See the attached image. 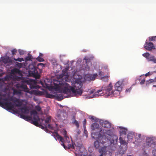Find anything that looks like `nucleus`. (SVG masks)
Returning <instances> with one entry per match:
<instances>
[{"label":"nucleus","mask_w":156,"mask_h":156,"mask_svg":"<svg viewBox=\"0 0 156 156\" xmlns=\"http://www.w3.org/2000/svg\"><path fill=\"white\" fill-rule=\"evenodd\" d=\"M20 117L25 120L27 116H26L22 114H21L20 115Z\"/></svg>","instance_id":"obj_44"},{"label":"nucleus","mask_w":156,"mask_h":156,"mask_svg":"<svg viewBox=\"0 0 156 156\" xmlns=\"http://www.w3.org/2000/svg\"><path fill=\"white\" fill-rule=\"evenodd\" d=\"M94 92V90H91V91H90V93L91 94H92V93H93Z\"/></svg>","instance_id":"obj_57"},{"label":"nucleus","mask_w":156,"mask_h":156,"mask_svg":"<svg viewBox=\"0 0 156 156\" xmlns=\"http://www.w3.org/2000/svg\"><path fill=\"white\" fill-rule=\"evenodd\" d=\"M155 78V80H154V82H156V78Z\"/></svg>","instance_id":"obj_60"},{"label":"nucleus","mask_w":156,"mask_h":156,"mask_svg":"<svg viewBox=\"0 0 156 156\" xmlns=\"http://www.w3.org/2000/svg\"><path fill=\"white\" fill-rule=\"evenodd\" d=\"M131 90V88L130 87L128 89H127L126 90V92H129Z\"/></svg>","instance_id":"obj_54"},{"label":"nucleus","mask_w":156,"mask_h":156,"mask_svg":"<svg viewBox=\"0 0 156 156\" xmlns=\"http://www.w3.org/2000/svg\"><path fill=\"white\" fill-rule=\"evenodd\" d=\"M19 52L20 55H23L24 53V51L21 50H19Z\"/></svg>","instance_id":"obj_46"},{"label":"nucleus","mask_w":156,"mask_h":156,"mask_svg":"<svg viewBox=\"0 0 156 156\" xmlns=\"http://www.w3.org/2000/svg\"><path fill=\"white\" fill-rule=\"evenodd\" d=\"M149 40L150 41H156V36L149 37Z\"/></svg>","instance_id":"obj_39"},{"label":"nucleus","mask_w":156,"mask_h":156,"mask_svg":"<svg viewBox=\"0 0 156 156\" xmlns=\"http://www.w3.org/2000/svg\"><path fill=\"white\" fill-rule=\"evenodd\" d=\"M84 59H85V60H86V64H87V59H85V58H84Z\"/></svg>","instance_id":"obj_58"},{"label":"nucleus","mask_w":156,"mask_h":156,"mask_svg":"<svg viewBox=\"0 0 156 156\" xmlns=\"http://www.w3.org/2000/svg\"><path fill=\"white\" fill-rule=\"evenodd\" d=\"M26 82L27 84L30 85V87L31 89H37L39 87V86L37 84L36 81L35 80L30 79L27 80Z\"/></svg>","instance_id":"obj_8"},{"label":"nucleus","mask_w":156,"mask_h":156,"mask_svg":"<svg viewBox=\"0 0 156 156\" xmlns=\"http://www.w3.org/2000/svg\"><path fill=\"white\" fill-rule=\"evenodd\" d=\"M155 75L154 76V78L156 77V71L153 72H149L145 74V76H148L150 75Z\"/></svg>","instance_id":"obj_23"},{"label":"nucleus","mask_w":156,"mask_h":156,"mask_svg":"<svg viewBox=\"0 0 156 156\" xmlns=\"http://www.w3.org/2000/svg\"><path fill=\"white\" fill-rule=\"evenodd\" d=\"M58 115V117H60V115Z\"/></svg>","instance_id":"obj_61"},{"label":"nucleus","mask_w":156,"mask_h":156,"mask_svg":"<svg viewBox=\"0 0 156 156\" xmlns=\"http://www.w3.org/2000/svg\"><path fill=\"white\" fill-rule=\"evenodd\" d=\"M30 72L31 73L35 76V77L37 79L40 78V76L38 73V72L36 69V68L33 66V68L30 70Z\"/></svg>","instance_id":"obj_14"},{"label":"nucleus","mask_w":156,"mask_h":156,"mask_svg":"<svg viewBox=\"0 0 156 156\" xmlns=\"http://www.w3.org/2000/svg\"><path fill=\"white\" fill-rule=\"evenodd\" d=\"M100 124L102 126L105 128H109L111 127V124L108 122L105 121L101 120L100 122Z\"/></svg>","instance_id":"obj_15"},{"label":"nucleus","mask_w":156,"mask_h":156,"mask_svg":"<svg viewBox=\"0 0 156 156\" xmlns=\"http://www.w3.org/2000/svg\"><path fill=\"white\" fill-rule=\"evenodd\" d=\"M2 100H4V101H2V102H8V99L7 98H3V99H2Z\"/></svg>","instance_id":"obj_48"},{"label":"nucleus","mask_w":156,"mask_h":156,"mask_svg":"<svg viewBox=\"0 0 156 156\" xmlns=\"http://www.w3.org/2000/svg\"><path fill=\"white\" fill-rule=\"evenodd\" d=\"M11 73L13 74H19L20 73V71L19 69L15 68L11 70Z\"/></svg>","instance_id":"obj_21"},{"label":"nucleus","mask_w":156,"mask_h":156,"mask_svg":"<svg viewBox=\"0 0 156 156\" xmlns=\"http://www.w3.org/2000/svg\"><path fill=\"white\" fill-rule=\"evenodd\" d=\"M51 121V116H49L47 117L45 120V123L44 124H46L47 125V124H48Z\"/></svg>","instance_id":"obj_29"},{"label":"nucleus","mask_w":156,"mask_h":156,"mask_svg":"<svg viewBox=\"0 0 156 156\" xmlns=\"http://www.w3.org/2000/svg\"><path fill=\"white\" fill-rule=\"evenodd\" d=\"M122 82L121 81H118L115 84V89L114 92H115V93L117 94H119L120 92L122 90Z\"/></svg>","instance_id":"obj_9"},{"label":"nucleus","mask_w":156,"mask_h":156,"mask_svg":"<svg viewBox=\"0 0 156 156\" xmlns=\"http://www.w3.org/2000/svg\"><path fill=\"white\" fill-rule=\"evenodd\" d=\"M128 156H131V155H128Z\"/></svg>","instance_id":"obj_62"},{"label":"nucleus","mask_w":156,"mask_h":156,"mask_svg":"<svg viewBox=\"0 0 156 156\" xmlns=\"http://www.w3.org/2000/svg\"><path fill=\"white\" fill-rule=\"evenodd\" d=\"M16 66L17 67L20 68L22 67L23 63H19L18 62H16Z\"/></svg>","instance_id":"obj_35"},{"label":"nucleus","mask_w":156,"mask_h":156,"mask_svg":"<svg viewBox=\"0 0 156 156\" xmlns=\"http://www.w3.org/2000/svg\"><path fill=\"white\" fill-rule=\"evenodd\" d=\"M63 135L64 136V138L59 135L57 132L53 134V136L55 139L57 138L58 140H59L60 142L62 143L61 145L65 149L67 148L70 149V148L75 149L74 146L70 144L71 140L67 135V131L65 129L63 130Z\"/></svg>","instance_id":"obj_2"},{"label":"nucleus","mask_w":156,"mask_h":156,"mask_svg":"<svg viewBox=\"0 0 156 156\" xmlns=\"http://www.w3.org/2000/svg\"><path fill=\"white\" fill-rule=\"evenodd\" d=\"M143 56L146 58L148 62L151 61L152 59L154 56L150 55L149 53H145L143 54Z\"/></svg>","instance_id":"obj_16"},{"label":"nucleus","mask_w":156,"mask_h":156,"mask_svg":"<svg viewBox=\"0 0 156 156\" xmlns=\"http://www.w3.org/2000/svg\"><path fill=\"white\" fill-rule=\"evenodd\" d=\"M102 132V131L99 132V131H97L96 132H92L91 133V136L92 138L95 139H99V138H101V139L102 140V143L104 144L105 143V141H104V139H103L102 138V136L101 134V133Z\"/></svg>","instance_id":"obj_6"},{"label":"nucleus","mask_w":156,"mask_h":156,"mask_svg":"<svg viewBox=\"0 0 156 156\" xmlns=\"http://www.w3.org/2000/svg\"><path fill=\"white\" fill-rule=\"evenodd\" d=\"M119 140L120 143L121 144H124L125 145H126V146H127V143L126 142L125 140H123L122 137H120L119 138Z\"/></svg>","instance_id":"obj_27"},{"label":"nucleus","mask_w":156,"mask_h":156,"mask_svg":"<svg viewBox=\"0 0 156 156\" xmlns=\"http://www.w3.org/2000/svg\"><path fill=\"white\" fill-rule=\"evenodd\" d=\"M43 56V54H42V53H40V55H39V56Z\"/></svg>","instance_id":"obj_56"},{"label":"nucleus","mask_w":156,"mask_h":156,"mask_svg":"<svg viewBox=\"0 0 156 156\" xmlns=\"http://www.w3.org/2000/svg\"><path fill=\"white\" fill-rule=\"evenodd\" d=\"M36 109L38 111H40L41 109V107L39 105L36 106L35 107Z\"/></svg>","instance_id":"obj_43"},{"label":"nucleus","mask_w":156,"mask_h":156,"mask_svg":"<svg viewBox=\"0 0 156 156\" xmlns=\"http://www.w3.org/2000/svg\"><path fill=\"white\" fill-rule=\"evenodd\" d=\"M48 128L51 129H53V126L51 124H48V125L47 124V128Z\"/></svg>","instance_id":"obj_42"},{"label":"nucleus","mask_w":156,"mask_h":156,"mask_svg":"<svg viewBox=\"0 0 156 156\" xmlns=\"http://www.w3.org/2000/svg\"><path fill=\"white\" fill-rule=\"evenodd\" d=\"M154 82V80L153 79H150L147 81L146 82V86H148L151 83Z\"/></svg>","instance_id":"obj_32"},{"label":"nucleus","mask_w":156,"mask_h":156,"mask_svg":"<svg viewBox=\"0 0 156 156\" xmlns=\"http://www.w3.org/2000/svg\"><path fill=\"white\" fill-rule=\"evenodd\" d=\"M106 146H104L103 147H102L99 150V152L101 154L99 156H103V155H106V154L107 152L106 151Z\"/></svg>","instance_id":"obj_17"},{"label":"nucleus","mask_w":156,"mask_h":156,"mask_svg":"<svg viewBox=\"0 0 156 156\" xmlns=\"http://www.w3.org/2000/svg\"><path fill=\"white\" fill-rule=\"evenodd\" d=\"M32 59V56L30 55H29L27 56L25 58L26 61H29L30 60Z\"/></svg>","instance_id":"obj_36"},{"label":"nucleus","mask_w":156,"mask_h":156,"mask_svg":"<svg viewBox=\"0 0 156 156\" xmlns=\"http://www.w3.org/2000/svg\"><path fill=\"white\" fill-rule=\"evenodd\" d=\"M83 127H85V126L86 124V119H84L83 122Z\"/></svg>","instance_id":"obj_50"},{"label":"nucleus","mask_w":156,"mask_h":156,"mask_svg":"<svg viewBox=\"0 0 156 156\" xmlns=\"http://www.w3.org/2000/svg\"><path fill=\"white\" fill-rule=\"evenodd\" d=\"M16 87L18 88L22 89L23 90L26 92L29 93L30 90L27 88L26 85L23 84H18L17 85Z\"/></svg>","instance_id":"obj_13"},{"label":"nucleus","mask_w":156,"mask_h":156,"mask_svg":"<svg viewBox=\"0 0 156 156\" xmlns=\"http://www.w3.org/2000/svg\"><path fill=\"white\" fill-rule=\"evenodd\" d=\"M151 60V62H153L154 63H156V58H155L154 56L153 58Z\"/></svg>","instance_id":"obj_45"},{"label":"nucleus","mask_w":156,"mask_h":156,"mask_svg":"<svg viewBox=\"0 0 156 156\" xmlns=\"http://www.w3.org/2000/svg\"><path fill=\"white\" fill-rule=\"evenodd\" d=\"M152 76L154 77V76H155V75H152Z\"/></svg>","instance_id":"obj_59"},{"label":"nucleus","mask_w":156,"mask_h":156,"mask_svg":"<svg viewBox=\"0 0 156 156\" xmlns=\"http://www.w3.org/2000/svg\"><path fill=\"white\" fill-rule=\"evenodd\" d=\"M98 76V74L97 73H95L93 75H91L90 76V79L91 80H94L96 77Z\"/></svg>","instance_id":"obj_31"},{"label":"nucleus","mask_w":156,"mask_h":156,"mask_svg":"<svg viewBox=\"0 0 156 156\" xmlns=\"http://www.w3.org/2000/svg\"><path fill=\"white\" fill-rule=\"evenodd\" d=\"M72 123L75 125L76 127L77 128H78L79 127V123L76 120L74 116H73L72 119Z\"/></svg>","instance_id":"obj_19"},{"label":"nucleus","mask_w":156,"mask_h":156,"mask_svg":"<svg viewBox=\"0 0 156 156\" xmlns=\"http://www.w3.org/2000/svg\"><path fill=\"white\" fill-rule=\"evenodd\" d=\"M14 93H17V94L20 93V92L17 90H14Z\"/></svg>","instance_id":"obj_55"},{"label":"nucleus","mask_w":156,"mask_h":156,"mask_svg":"<svg viewBox=\"0 0 156 156\" xmlns=\"http://www.w3.org/2000/svg\"><path fill=\"white\" fill-rule=\"evenodd\" d=\"M12 55H14L16 54L15 53L16 52H17V50L16 49H12L11 51Z\"/></svg>","instance_id":"obj_41"},{"label":"nucleus","mask_w":156,"mask_h":156,"mask_svg":"<svg viewBox=\"0 0 156 156\" xmlns=\"http://www.w3.org/2000/svg\"><path fill=\"white\" fill-rule=\"evenodd\" d=\"M2 97L0 94V105L4 107L6 109L12 110L13 108V106L11 102H2Z\"/></svg>","instance_id":"obj_5"},{"label":"nucleus","mask_w":156,"mask_h":156,"mask_svg":"<svg viewBox=\"0 0 156 156\" xmlns=\"http://www.w3.org/2000/svg\"><path fill=\"white\" fill-rule=\"evenodd\" d=\"M67 71L68 69H65L63 70L62 71V73L61 74V77H63L64 76H68L67 73Z\"/></svg>","instance_id":"obj_24"},{"label":"nucleus","mask_w":156,"mask_h":156,"mask_svg":"<svg viewBox=\"0 0 156 156\" xmlns=\"http://www.w3.org/2000/svg\"><path fill=\"white\" fill-rule=\"evenodd\" d=\"M102 92V90H98L95 92V93L94 94V96L95 97L97 96L101 95V94H102V93H100L99 94V93Z\"/></svg>","instance_id":"obj_33"},{"label":"nucleus","mask_w":156,"mask_h":156,"mask_svg":"<svg viewBox=\"0 0 156 156\" xmlns=\"http://www.w3.org/2000/svg\"><path fill=\"white\" fill-rule=\"evenodd\" d=\"M90 119L92 120H95V119H96V118L94 117V116H92L90 117Z\"/></svg>","instance_id":"obj_53"},{"label":"nucleus","mask_w":156,"mask_h":156,"mask_svg":"<svg viewBox=\"0 0 156 156\" xmlns=\"http://www.w3.org/2000/svg\"><path fill=\"white\" fill-rule=\"evenodd\" d=\"M36 59L40 62H42L44 61V59L42 58L40 56H38L36 58Z\"/></svg>","instance_id":"obj_38"},{"label":"nucleus","mask_w":156,"mask_h":156,"mask_svg":"<svg viewBox=\"0 0 156 156\" xmlns=\"http://www.w3.org/2000/svg\"><path fill=\"white\" fill-rule=\"evenodd\" d=\"M108 76H106L101 78V79L104 81H108Z\"/></svg>","instance_id":"obj_37"},{"label":"nucleus","mask_w":156,"mask_h":156,"mask_svg":"<svg viewBox=\"0 0 156 156\" xmlns=\"http://www.w3.org/2000/svg\"><path fill=\"white\" fill-rule=\"evenodd\" d=\"M21 112L25 114H27L29 113V109L26 106L21 107L20 108Z\"/></svg>","instance_id":"obj_18"},{"label":"nucleus","mask_w":156,"mask_h":156,"mask_svg":"<svg viewBox=\"0 0 156 156\" xmlns=\"http://www.w3.org/2000/svg\"><path fill=\"white\" fill-rule=\"evenodd\" d=\"M145 82V80L144 79H143L140 82V84H144Z\"/></svg>","instance_id":"obj_52"},{"label":"nucleus","mask_w":156,"mask_h":156,"mask_svg":"<svg viewBox=\"0 0 156 156\" xmlns=\"http://www.w3.org/2000/svg\"><path fill=\"white\" fill-rule=\"evenodd\" d=\"M152 152L154 156H156V149L153 150Z\"/></svg>","instance_id":"obj_49"},{"label":"nucleus","mask_w":156,"mask_h":156,"mask_svg":"<svg viewBox=\"0 0 156 156\" xmlns=\"http://www.w3.org/2000/svg\"><path fill=\"white\" fill-rule=\"evenodd\" d=\"M144 47L146 50L149 51H151L155 48L153 43L151 42H146L144 45Z\"/></svg>","instance_id":"obj_11"},{"label":"nucleus","mask_w":156,"mask_h":156,"mask_svg":"<svg viewBox=\"0 0 156 156\" xmlns=\"http://www.w3.org/2000/svg\"><path fill=\"white\" fill-rule=\"evenodd\" d=\"M11 100L13 101L12 98L11 99ZM23 101L24 100H20L19 99L16 98L15 100H14V102H16V103L12 104V103L13 106V107H14V106L17 107H20L22 105ZM13 108H13L12 110L13 111L14 113H17L18 112L17 110H14L13 109Z\"/></svg>","instance_id":"obj_7"},{"label":"nucleus","mask_w":156,"mask_h":156,"mask_svg":"<svg viewBox=\"0 0 156 156\" xmlns=\"http://www.w3.org/2000/svg\"><path fill=\"white\" fill-rule=\"evenodd\" d=\"M61 86L64 87V88L62 90V92L64 94L68 95L65 96V98L71 97V92L75 96L81 95L83 93V90L81 88L83 86L82 83L80 80H77L75 81L73 86H70L67 83L64 82L62 83H59Z\"/></svg>","instance_id":"obj_1"},{"label":"nucleus","mask_w":156,"mask_h":156,"mask_svg":"<svg viewBox=\"0 0 156 156\" xmlns=\"http://www.w3.org/2000/svg\"><path fill=\"white\" fill-rule=\"evenodd\" d=\"M2 61L5 63H7L9 62H12V61L10 60L9 57H6L3 58L2 59Z\"/></svg>","instance_id":"obj_28"},{"label":"nucleus","mask_w":156,"mask_h":156,"mask_svg":"<svg viewBox=\"0 0 156 156\" xmlns=\"http://www.w3.org/2000/svg\"><path fill=\"white\" fill-rule=\"evenodd\" d=\"M56 98L59 101L62 100L64 98L63 97L62 95L61 94H56Z\"/></svg>","instance_id":"obj_25"},{"label":"nucleus","mask_w":156,"mask_h":156,"mask_svg":"<svg viewBox=\"0 0 156 156\" xmlns=\"http://www.w3.org/2000/svg\"><path fill=\"white\" fill-rule=\"evenodd\" d=\"M135 135L133 133L130 132L127 135V138L129 140H132L133 138Z\"/></svg>","instance_id":"obj_22"},{"label":"nucleus","mask_w":156,"mask_h":156,"mask_svg":"<svg viewBox=\"0 0 156 156\" xmlns=\"http://www.w3.org/2000/svg\"><path fill=\"white\" fill-rule=\"evenodd\" d=\"M54 97V95L51 94H47L46 95V97L50 98H52Z\"/></svg>","instance_id":"obj_40"},{"label":"nucleus","mask_w":156,"mask_h":156,"mask_svg":"<svg viewBox=\"0 0 156 156\" xmlns=\"http://www.w3.org/2000/svg\"><path fill=\"white\" fill-rule=\"evenodd\" d=\"M102 131V133L104 134H106L108 135V136L107 138L105 136H103L102 138L104 139V141L108 142H109L110 144H115L117 142L118 137L117 136L113 134V132L111 129L108 130H103Z\"/></svg>","instance_id":"obj_4"},{"label":"nucleus","mask_w":156,"mask_h":156,"mask_svg":"<svg viewBox=\"0 0 156 156\" xmlns=\"http://www.w3.org/2000/svg\"><path fill=\"white\" fill-rule=\"evenodd\" d=\"M25 120L27 121H31V123L32 124V121L33 120V117L32 118L31 116H27Z\"/></svg>","instance_id":"obj_30"},{"label":"nucleus","mask_w":156,"mask_h":156,"mask_svg":"<svg viewBox=\"0 0 156 156\" xmlns=\"http://www.w3.org/2000/svg\"><path fill=\"white\" fill-rule=\"evenodd\" d=\"M100 143H99L98 141L97 140L95 141L94 143L95 147L97 149L99 148L100 146Z\"/></svg>","instance_id":"obj_26"},{"label":"nucleus","mask_w":156,"mask_h":156,"mask_svg":"<svg viewBox=\"0 0 156 156\" xmlns=\"http://www.w3.org/2000/svg\"><path fill=\"white\" fill-rule=\"evenodd\" d=\"M38 66H42V67H44L45 66V65L44 64L42 63H39L38 64Z\"/></svg>","instance_id":"obj_51"},{"label":"nucleus","mask_w":156,"mask_h":156,"mask_svg":"<svg viewBox=\"0 0 156 156\" xmlns=\"http://www.w3.org/2000/svg\"><path fill=\"white\" fill-rule=\"evenodd\" d=\"M90 128L92 131H94V130L99 131V132L102 131L101 128H99V124L96 123L94 122L90 126Z\"/></svg>","instance_id":"obj_12"},{"label":"nucleus","mask_w":156,"mask_h":156,"mask_svg":"<svg viewBox=\"0 0 156 156\" xmlns=\"http://www.w3.org/2000/svg\"><path fill=\"white\" fill-rule=\"evenodd\" d=\"M37 114V112L34 110H32L30 112L31 115H33V120L32 121V124L35 126L39 127L44 130L47 131V125L44 123L42 124L41 121V120L42 122L44 120V119H41L39 118Z\"/></svg>","instance_id":"obj_3"},{"label":"nucleus","mask_w":156,"mask_h":156,"mask_svg":"<svg viewBox=\"0 0 156 156\" xmlns=\"http://www.w3.org/2000/svg\"><path fill=\"white\" fill-rule=\"evenodd\" d=\"M119 128L121 129V130L120 131V135L122 136L123 135H126V132L127 131V129L126 128H122L121 127H120Z\"/></svg>","instance_id":"obj_20"},{"label":"nucleus","mask_w":156,"mask_h":156,"mask_svg":"<svg viewBox=\"0 0 156 156\" xmlns=\"http://www.w3.org/2000/svg\"><path fill=\"white\" fill-rule=\"evenodd\" d=\"M112 86L111 83H110L109 85L107 87L106 89L105 90L106 92L105 93H106L107 96H109L113 94L114 95H115V92H113L112 91L110 92L112 90Z\"/></svg>","instance_id":"obj_10"},{"label":"nucleus","mask_w":156,"mask_h":156,"mask_svg":"<svg viewBox=\"0 0 156 156\" xmlns=\"http://www.w3.org/2000/svg\"><path fill=\"white\" fill-rule=\"evenodd\" d=\"M99 75L100 76H102L104 75V73L102 71H99Z\"/></svg>","instance_id":"obj_47"},{"label":"nucleus","mask_w":156,"mask_h":156,"mask_svg":"<svg viewBox=\"0 0 156 156\" xmlns=\"http://www.w3.org/2000/svg\"><path fill=\"white\" fill-rule=\"evenodd\" d=\"M13 59L15 61H19V62H22L24 61V59L23 58H13Z\"/></svg>","instance_id":"obj_34"}]
</instances>
